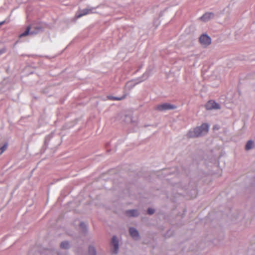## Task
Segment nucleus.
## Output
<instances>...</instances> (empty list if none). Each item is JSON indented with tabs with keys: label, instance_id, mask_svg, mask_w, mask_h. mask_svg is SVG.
<instances>
[{
	"label": "nucleus",
	"instance_id": "6ab92c4d",
	"mask_svg": "<svg viewBox=\"0 0 255 255\" xmlns=\"http://www.w3.org/2000/svg\"><path fill=\"white\" fill-rule=\"evenodd\" d=\"M154 211H155L154 209H152V208H148L147 210V213L149 215H152L154 213Z\"/></svg>",
	"mask_w": 255,
	"mask_h": 255
},
{
	"label": "nucleus",
	"instance_id": "1a4fd4ad",
	"mask_svg": "<svg viewBox=\"0 0 255 255\" xmlns=\"http://www.w3.org/2000/svg\"><path fill=\"white\" fill-rule=\"evenodd\" d=\"M214 17V13L213 12H207L203 15L200 19L205 22L208 21L209 20L213 19Z\"/></svg>",
	"mask_w": 255,
	"mask_h": 255
},
{
	"label": "nucleus",
	"instance_id": "f3484780",
	"mask_svg": "<svg viewBox=\"0 0 255 255\" xmlns=\"http://www.w3.org/2000/svg\"><path fill=\"white\" fill-rule=\"evenodd\" d=\"M79 226H80V228L81 229L83 233H86V231H87V226H86V225L84 223L81 222L80 223Z\"/></svg>",
	"mask_w": 255,
	"mask_h": 255
},
{
	"label": "nucleus",
	"instance_id": "20e7f679",
	"mask_svg": "<svg viewBox=\"0 0 255 255\" xmlns=\"http://www.w3.org/2000/svg\"><path fill=\"white\" fill-rule=\"evenodd\" d=\"M199 41L203 46L206 47L211 44V39L208 35L203 34L199 38Z\"/></svg>",
	"mask_w": 255,
	"mask_h": 255
},
{
	"label": "nucleus",
	"instance_id": "412c9836",
	"mask_svg": "<svg viewBox=\"0 0 255 255\" xmlns=\"http://www.w3.org/2000/svg\"><path fill=\"white\" fill-rule=\"evenodd\" d=\"M219 128V127L218 126H215L214 127L213 129L215 130L216 129H218Z\"/></svg>",
	"mask_w": 255,
	"mask_h": 255
},
{
	"label": "nucleus",
	"instance_id": "f03ea898",
	"mask_svg": "<svg viewBox=\"0 0 255 255\" xmlns=\"http://www.w3.org/2000/svg\"><path fill=\"white\" fill-rule=\"evenodd\" d=\"M111 252L113 255H117L119 249V242L116 236H113L111 243Z\"/></svg>",
	"mask_w": 255,
	"mask_h": 255
},
{
	"label": "nucleus",
	"instance_id": "4468645a",
	"mask_svg": "<svg viewBox=\"0 0 255 255\" xmlns=\"http://www.w3.org/2000/svg\"><path fill=\"white\" fill-rule=\"evenodd\" d=\"M125 98V96H122L121 97H114L112 96H107V99L110 100H117V101H121Z\"/></svg>",
	"mask_w": 255,
	"mask_h": 255
},
{
	"label": "nucleus",
	"instance_id": "2eb2a0df",
	"mask_svg": "<svg viewBox=\"0 0 255 255\" xmlns=\"http://www.w3.org/2000/svg\"><path fill=\"white\" fill-rule=\"evenodd\" d=\"M88 253L89 255H96V250L93 246L89 247Z\"/></svg>",
	"mask_w": 255,
	"mask_h": 255
},
{
	"label": "nucleus",
	"instance_id": "aec40b11",
	"mask_svg": "<svg viewBox=\"0 0 255 255\" xmlns=\"http://www.w3.org/2000/svg\"><path fill=\"white\" fill-rule=\"evenodd\" d=\"M51 136H52V135H47L45 138V140H47L49 139Z\"/></svg>",
	"mask_w": 255,
	"mask_h": 255
},
{
	"label": "nucleus",
	"instance_id": "4be33fe9",
	"mask_svg": "<svg viewBox=\"0 0 255 255\" xmlns=\"http://www.w3.org/2000/svg\"><path fill=\"white\" fill-rule=\"evenodd\" d=\"M4 23V21H1L0 22V26L2 25Z\"/></svg>",
	"mask_w": 255,
	"mask_h": 255
},
{
	"label": "nucleus",
	"instance_id": "423d86ee",
	"mask_svg": "<svg viewBox=\"0 0 255 255\" xmlns=\"http://www.w3.org/2000/svg\"><path fill=\"white\" fill-rule=\"evenodd\" d=\"M129 233L130 236L134 240H138L140 239V235L138 231L133 227H130L129 228Z\"/></svg>",
	"mask_w": 255,
	"mask_h": 255
},
{
	"label": "nucleus",
	"instance_id": "39448f33",
	"mask_svg": "<svg viewBox=\"0 0 255 255\" xmlns=\"http://www.w3.org/2000/svg\"><path fill=\"white\" fill-rule=\"evenodd\" d=\"M94 9V8L92 7V8H85L82 10H80L76 14V16L77 18H80L81 17L84 16V15L94 12L93 11V10Z\"/></svg>",
	"mask_w": 255,
	"mask_h": 255
},
{
	"label": "nucleus",
	"instance_id": "ddd939ff",
	"mask_svg": "<svg viewBox=\"0 0 255 255\" xmlns=\"http://www.w3.org/2000/svg\"><path fill=\"white\" fill-rule=\"evenodd\" d=\"M254 147V142L252 140H249L246 145V150H249Z\"/></svg>",
	"mask_w": 255,
	"mask_h": 255
},
{
	"label": "nucleus",
	"instance_id": "0eeeda50",
	"mask_svg": "<svg viewBox=\"0 0 255 255\" xmlns=\"http://www.w3.org/2000/svg\"><path fill=\"white\" fill-rule=\"evenodd\" d=\"M42 30L43 27L40 25H32L31 26V35H35L42 32Z\"/></svg>",
	"mask_w": 255,
	"mask_h": 255
},
{
	"label": "nucleus",
	"instance_id": "f257e3e1",
	"mask_svg": "<svg viewBox=\"0 0 255 255\" xmlns=\"http://www.w3.org/2000/svg\"><path fill=\"white\" fill-rule=\"evenodd\" d=\"M209 130V126L206 124H203L201 126L194 128L192 130H190L187 136L190 138H193L203 136L206 134Z\"/></svg>",
	"mask_w": 255,
	"mask_h": 255
},
{
	"label": "nucleus",
	"instance_id": "6e6552de",
	"mask_svg": "<svg viewBox=\"0 0 255 255\" xmlns=\"http://www.w3.org/2000/svg\"><path fill=\"white\" fill-rule=\"evenodd\" d=\"M206 108L207 110L219 109H220V106L219 104L211 100L206 104Z\"/></svg>",
	"mask_w": 255,
	"mask_h": 255
},
{
	"label": "nucleus",
	"instance_id": "a211bd4d",
	"mask_svg": "<svg viewBox=\"0 0 255 255\" xmlns=\"http://www.w3.org/2000/svg\"><path fill=\"white\" fill-rule=\"evenodd\" d=\"M7 146V143H5L0 147V155H1L6 149Z\"/></svg>",
	"mask_w": 255,
	"mask_h": 255
},
{
	"label": "nucleus",
	"instance_id": "9b49d317",
	"mask_svg": "<svg viewBox=\"0 0 255 255\" xmlns=\"http://www.w3.org/2000/svg\"><path fill=\"white\" fill-rule=\"evenodd\" d=\"M150 73V71L149 70H147L142 75L141 77H140L138 79V81L136 83V84L140 83L142 81H143L145 79H146L149 76Z\"/></svg>",
	"mask_w": 255,
	"mask_h": 255
},
{
	"label": "nucleus",
	"instance_id": "7ed1b4c3",
	"mask_svg": "<svg viewBox=\"0 0 255 255\" xmlns=\"http://www.w3.org/2000/svg\"><path fill=\"white\" fill-rule=\"evenodd\" d=\"M176 107L173 105L168 103H163L157 105L155 107V110L158 111H165L167 110H172L175 109Z\"/></svg>",
	"mask_w": 255,
	"mask_h": 255
},
{
	"label": "nucleus",
	"instance_id": "9d476101",
	"mask_svg": "<svg viewBox=\"0 0 255 255\" xmlns=\"http://www.w3.org/2000/svg\"><path fill=\"white\" fill-rule=\"evenodd\" d=\"M126 214L127 216L129 217H137L139 215V213L137 210L132 209V210H128L126 211Z\"/></svg>",
	"mask_w": 255,
	"mask_h": 255
},
{
	"label": "nucleus",
	"instance_id": "f8f14e48",
	"mask_svg": "<svg viewBox=\"0 0 255 255\" xmlns=\"http://www.w3.org/2000/svg\"><path fill=\"white\" fill-rule=\"evenodd\" d=\"M29 35H31V26L30 25H28V26H27L26 30L24 32L21 33L19 35V37L20 38H21L22 37L26 36Z\"/></svg>",
	"mask_w": 255,
	"mask_h": 255
},
{
	"label": "nucleus",
	"instance_id": "dca6fc26",
	"mask_svg": "<svg viewBox=\"0 0 255 255\" xmlns=\"http://www.w3.org/2000/svg\"><path fill=\"white\" fill-rule=\"evenodd\" d=\"M60 247L62 249H67L69 248V243L67 241L63 242L60 244Z\"/></svg>",
	"mask_w": 255,
	"mask_h": 255
}]
</instances>
